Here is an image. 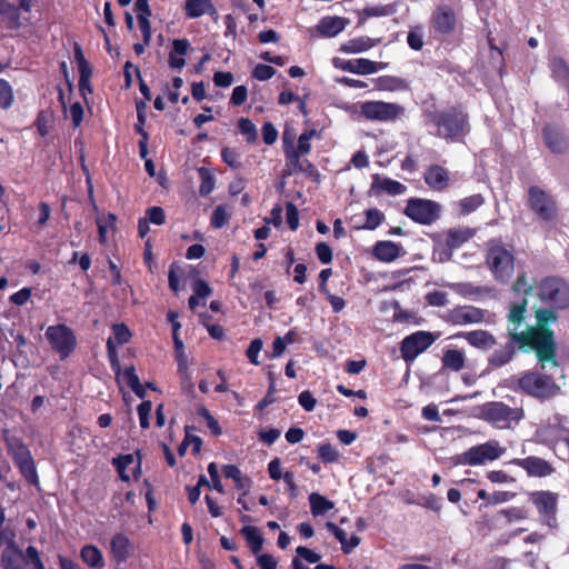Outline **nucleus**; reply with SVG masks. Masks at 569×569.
<instances>
[{
	"label": "nucleus",
	"instance_id": "nucleus-1",
	"mask_svg": "<svg viewBox=\"0 0 569 569\" xmlns=\"http://www.w3.org/2000/svg\"><path fill=\"white\" fill-rule=\"evenodd\" d=\"M528 308L527 297L511 302L507 312V330L502 335L505 343L499 345L487 358L490 369H499L509 365L518 353H533L537 365L546 369L547 363L559 366L558 342L552 325L559 321L553 310L533 308L535 323L520 329L526 320Z\"/></svg>",
	"mask_w": 569,
	"mask_h": 569
},
{
	"label": "nucleus",
	"instance_id": "nucleus-2",
	"mask_svg": "<svg viewBox=\"0 0 569 569\" xmlns=\"http://www.w3.org/2000/svg\"><path fill=\"white\" fill-rule=\"evenodd\" d=\"M425 117L432 136L447 143L465 142L471 132L470 116L462 104L426 111Z\"/></svg>",
	"mask_w": 569,
	"mask_h": 569
},
{
	"label": "nucleus",
	"instance_id": "nucleus-3",
	"mask_svg": "<svg viewBox=\"0 0 569 569\" xmlns=\"http://www.w3.org/2000/svg\"><path fill=\"white\" fill-rule=\"evenodd\" d=\"M537 370H526L519 376L508 379V388L517 393L535 398L539 401L550 400L561 393V387L552 375Z\"/></svg>",
	"mask_w": 569,
	"mask_h": 569
},
{
	"label": "nucleus",
	"instance_id": "nucleus-4",
	"mask_svg": "<svg viewBox=\"0 0 569 569\" xmlns=\"http://www.w3.org/2000/svg\"><path fill=\"white\" fill-rule=\"evenodd\" d=\"M536 297L546 306L543 309L553 310L559 317V311L569 308V284L560 277H545L536 280Z\"/></svg>",
	"mask_w": 569,
	"mask_h": 569
},
{
	"label": "nucleus",
	"instance_id": "nucleus-5",
	"mask_svg": "<svg viewBox=\"0 0 569 569\" xmlns=\"http://www.w3.org/2000/svg\"><path fill=\"white\" fill-rule=\"evenodd\" d=\"M486 264L497 281L507 283L515 272V256L500 241L491 240L486 251Z\"/></svg>",
	"mask_w": 569,
	"mask_h": 569
},
{
	"label": "nucleus",
	"instance_id": "nucleus-6",
	"mask_svg": "<svg viewBox=\"0 0 569 569\" xmlns=\"http://www.w3.org/2000/svg\"><path fill=\"white\" fill-rule=\"evenodd\" d=\"M437 340L431 331L418 330L402 338L399 345L401 359L406 363H412L420 355L426 352Z\"/></svg>",
	"mask_w": 569,
	"mask_h": 569
},
{
	"label": "nucleus",
	"instance_id": "nucleus-7",
	"mask_svg": "<svg viewBox=\"0 0 569 569\" xmlns=\"http://www.w3.org/2000/svg\"><path fill=\"white\" fill-rule=\"evenodd\" d=\"M527 204L536 216L546 222L553 221L558 214L556 199L537 186H531L527 190Z\"/></svg>",
	"mask_w": 569,
	"mask_h": 569
},
{
	"label": "nucleus",
	"instance_id": "nucleus-8",
	"mask_svg": "<svg viewBox=\"0 0 569 569\" xmlns=\"http://www.w3.org/2000/svg\"><path fill=\"white\" fill-rule=\"evenodd\" d=\"M439 202L422 198L409 199L403 210L407 218L423 226L432 224L439 218Z\"/></svg>",
	"mask_w": 569,
	"mask_h": 569
},
{
	"label": "nucleus",
	"instance_id": "nucleus-9",
	"mask_svg": "<svg viewBox=\"0 0 569 569\" xmlns=\"http://www.w3.org/2000/svg\"><path fill=\"white\" fill-rule=\"evenodd\" d=\"M46 336L51 348L60 356V360L69 358L76 349V335L66 325L50 326L46 331Z\"/></svg>",
	"mask_w": 569,
	"mask_h": 569
},
{
	"label": "nucleus",
	"instance_id": "nucleus-10",
	"mask_svg": "<svg viewBox=\"0 0 569 569\" xmlns=\"http://www.w3.org/2000/svg\"><path fill=\"white\" fill-rule=\"evenodd\" d=\"M360 116L368 120L395 121L403 113V108L393 102L365 101L359 106Z\"/></svg>",
	"mask_w": 569,
	"mask_h": 569
},
{
	"label": "nucleus",
	"instance_id": "nucleus-11",
	"mask_svg": "<svg viewBox=\"0 0 569 569\" xmlns=\"http://www.w3.org/2000/svg\"><path fill=\"white\" fill-rule=\"evenodd\" d=\"M505 453V449L500 447L496 440H490L485 443L473 446L463 452L459 462L463 465L477 466L487 461L499 459Z\"/></svg>",
	"mask_w": 569,
	"mask_h": 569
},
{
	"label": "nucleus",
	"instance_id": "nucleus-12",
	"mask_svg": "<svg viewBox=\"0 0 569 569\" xmlns=\"http://www.w3.org/2000/svg\"><path fill=\"white\" fill-rule=\"evenodd\" d=\"M7 446L27 481L36 485V467L29 448L16 437L7 438Z\"/></svg>",
	"mask_w": 569,
	"mask_h": 569
},
{
	"label": "nucleus",
	"instance_id": "nucleus-13",
	"mask_svg": "<svg viewBox=\"0 0 569 569\" xmlns=\"http://www.w3.org/2000/svg\"><path fill=\"white\" fill-rule=\"evenodd\" d=\"M481 417L498 427H507L521 419V410L499 401L487 402L481 407Z\"/></svg>",
	"mask_w": 569,
	"mask_h": 569
},
{
	"label": "nucleus",
	"instance_id": "nucleus-14",
	"mask_svg": "<svg viewBox=\"0 0 569 569\" xmlns=\"http://www.w3.org/2000/svg\"><path fill=\"white\" fill-rule=\"evenodd\" d=\"M530 500L537 508L542 523L556 528L558 495L551 491H535L530 495Z\"/></svg>",
	"mask_w": 569,
	"mask_h": 569
},
{
	"label": "nucleus",
	"instance_id": "nucleus-15",
	"mask_svg": "<svg viewBox=\"0 0 569 569\" xmlns=\"http://www.w3.org/2000/svg\"><path fill=\"white\" fill-rule=\"evenodd\" d=\"M433 33L448 37L462 27L452 7L441 4L436 8L430 20Z\"/></svg>",
	"mask_w": 569,
	"mask_h": 569
},
{
	"label": "nucleus",
	"instance_id": "nucleus-16",
	"mask_svg": "<svg viewBox=\"0 0 569 569\" xmlns=\"http://www.w3.org/2000/svg\"><path fill=\"white\" fill-rule=\"evenodd\" d=\"M545 146L556 154L569 152V134L560 123L547 122L541 128Z\"/></svg>",
	"mask_w": 569,
	"mask_h": 569
},
{
	"label": "nucleus",
	"instance_id": "nucleus-17",
	"mask_svg": "<svg viewBox=\"0 0 569 569\" xmlns=\"http://www.w3.org/2000/svg\"><path fill=\"white\" fill-rule=\"evenodd\" d=\"M2 565L4 569H36V548L29 546L27 555L9 545L2 553Z\"/></svg>",
	"mask_w": 569,
	"mask_h": 569
},
{
	"label": "nucleus",
	"instance_id": "nucleus-18",
	"mask_svg": "<svg viewBox=\"0 0 569 569\" xmlns=\"http://www.w3.org/2000/svg\"><path fill=\"white\" fill-rule=\"evenodd\" d=\"M319 132L315 129L305 131L299 138H298V144L297 147H293L291 142H287L286 137L283 138V152L286 161H289L292 164H299V157H303L309 154V152L312 150V144L310 143V140L312 138H318Z\"/></svg>",
	"mask_w": 569,
	"mask_h": 569
},
{
	"label": "nucleus",
	"instance_id": "nucleus-19",
	"mask_svg": "<svg viewBox=\"0 0 569 569\" xmlns=\"http://www.w3.org/2000/svg\"><path fill=\"white\" fill-rule=\"evenodd\" d=\"M332 63L336 68L341 69L343 71H349L358 74H370L379 71L383 68L382 62L371 61L366 58H358L351 60H343L340 58H335Z\"/></svg>",
	"mask_w": 569,
	"mask_h": 569
},
{
	"label": "nucleus",
	"instance_id": "nucleus-20",
	"mask_svg": "<svg viewBox=\"0 0 569 569\" xmlns=\"http://www.w3.org/2000/svg\"><path fill=\"white\" fill-rule=\"evenodd\" d=\"M512 462L523 468L529 477L545 478L555 472V467L549 461L536 456L516 458Z\"/></svg>",
	"mask_w": 569,
	"mask_h": 569
},
{
	"label": "nucleus",
	"instance_id": "nucleus-21",
	"mask_svg": "<svg viewBox=\"0 0 569 569\" xmlns=\"http://www.w3.org/2000/svg\"><path fill=\"white\" fill-rule=\"evenodd\" d=\"M448 318L457 326L481 323L485 320V311L473 306H460L450 310Z\"/></svg>",
	"mask_w": 569,
	"mask_h": 569
},
{
	"label": "nucleus",
	"instance_id": "nucleus-22",
	"mask_svg": "<svg viewBox=\"0 0 569 569\" xmlns=\"http://www.w3.org/2000/svg\"><path fill=\"white\" fill-rule=\"evenodd\" d=\"M423 179L426 184L433 191L446 190L450 182L448 169H445V167L438 163L430 164L426 169Z\"/></svg>",
	"mask_w": 569,
	"mask_h": 569
},
{
	"label": "nucleus",
	"instance_id": "nucleus-23",
	"mask_svg": "<svg viewBox=\"0 0 569 569\" xmlns=\"http://www.w3.org/2000/svg\"><path fill=\"white\" fill-rule=\"evenodd\" d=\"M457 336L463 337L473 348L482 351L492 349L497 343L496 337L490 331L483 329L460 332Z\"/></svg>",
	"mask_w": 569,
	"mask_h": 569
},
{
	"label": "nucleus",
	"instance_id": "nucleus-24",
	"mask_svg": "<svg viewBox=\"0 0 569 569\" xmlns=\"http://www.w3.org/2000/svg\"><path fill=\"white\" fill-rule=\"evenodd\" d=\"M401 253H405L403 248L390 240H381L373 246V256L381 262H393Z\"/></svg>",
	"mask_w": 569,
	"mask_h": 569
},
{
	"label": "nucleus",
	"instance_id": "nucleus-25",
	"mask_svg": "<svg viewBox=\"0 0 569 569\" xmlns=\"http://www.w3.org/2000/svg\"><path fill=\"white\" fill-rule=\"evenodd\" d=\"M110 549L117 563H122L132 553L133 545L124 533H116L110 540Z\"/></svg>",
	"mask_w": 569,
	"mask_h": 569
},
{
	"label": "nucleus",
	"instance_id": "nucleus-26",
	"mask_svg": "<svg viewBox=\"0 0 569 569\" xmlns=\"http://www.w3.org/2000/svg\"><path fill=\"white\" fill-rule=\"evenodd\" d=\"M401 3V0L396 1L389 4H379L372 7H366L360 12H358V24H363L369 18H378V17H390L393 16L398 6Z\"/></svg>",
	"mask_w": 569,
	"mask_h": 569
},
{
	"label": "nucleus",
	"instance_id": "nucleus-27",
	"mask_svg": "<svg viewBox=\"0 0 569 569\" xmlns=\"http://www.w3.org/2000/svg\"><path fill=\"white\" fill-rule=\"evenodd\" d=\"M217 9L212 0H186L184 1V16L188 19H197L203 14L213 16Z\"/></svg>",
	"mask_w": 569,
	"mask_h": 569
},
{
	"label": "nucleus",
	"instance_id": "nucleus-28",
	"mask_svg": "<svg viewBox=\"0 0 569 569\" xmlns=\"http://www.w3.org/2000/svg\"><path fill=\"white\" fill-rule=\"evenodd\" d=\"M190 50V42L186 38H178L172 42L168 63L171 69L181 70L186 64V56Z\"/></svg>",
	"mask_w": 569,
	"mask_h": 569
},
{
	"label": "nucleus",
	"instance_id": "nucleus-29",
	"mask_svg": "<svg viewBox=\"0 0 569 569\" xmlns=\"http://www.w3.org/2000/svg\"><path fill=\"white\" fill-rule=\"evenodd\" d=\"M326 528L336 537V539L339 540L345 553H350L352 549L360 543V538L358 536L351 535L350 538H348L347 532L331 521L326 523Z\"/></svg>",
	"mask_w": 569,
	"mask_h": 569
},
{
	"label": "nucleus",
	"instance_id": "nucleus-30",
	"mask_svg": "<svg viewBox=\"0 0 569 569\" xmlns=\"http://www.w3.org/2000/svg\"><path fill=\"white\" fill-rule=\"evenodd\" d=\"M378 43L379 40H373L368 36H359L343 42L340 50L345 53H360L372 49Z\"/></svg>",
	"mask_w": 569,
	"mask_h": 569
},
{
	"label": "nucleus",
	"instance_id": "nucleus-31",
	"mask_svg": "<svg viewBox=\"0 0 569 569\" xmlns=\"http://www.w3.org/2000/svg\"><path fill=\"white\" fill-rule=\"evenodd\" d=\"M346 28V20L341 17H323L317 24V30L323 37H335Z\"/></svg>",
	"mask_w": 569,
	"mask_h": 569
},
{
	"label": "nucleus",
	"instance_id": "nucleus-32",
	"mask_svg": "<svg viewBox=\"0 0 569 569\" xmlns=\"http://www.w3.org/2000/svg\"><path fill=\"white\" fill-rule=\"evenodd\" d=\"M371 190L375 191V193L385 192L391 196H397L403 193L406 191V187L397 180H392L390 178L381 179L379 176H375Z\"/></svg>",
	"mask_w": 569,
	"mask_h": 569
},
{
	"label": "nucleus",
	"instance_id": "nucleus-33",
	"mask_svg": "<svg viewBox=\"0 0 569 569\" xmlns=\"http://www.w3.org/2000/svg\"><path fill=\"white\" fill-rule=\"evenodd\" d=\"M466 367V356L463 351L457 349H447L441 357V369L460 371Z\"/></svg>",
	"mask_w": 569,
	"mask_h": 569
},
{
	"label": "nucleus",
	"instance_id": "nucleus-34",
	"mask_svg": "<svg viewBox=\"0 0 569 569\" xmlns=\"http://www.w3.org/2000/svg\"><path fill=\"white\" fill-rule=\"evenodd\" d=\"M81 559L84 563L93 569H101L104 566L103 553L101 549L94 545H86L80 550Z\"/></svg>",
	"mask_w": 569,
	"mask_h": 569
},
{
	"label": "nucleus",
	"instance_id": "nucleus-35",
	"mask_svg": "<svg viewBox=\"0 0 569 569\" xmlns=\"http://www.w3.org/2000/svg\"><path fill=\"white\" fill-rule=\"evenodd\" d=\"M472 237V233L466 229H450L445 237V246L448 248V259L451 257V251L461 247L466 241Z\"/></svg>",
	"mask_w": 569,
	"mask_h": 569
},
{
	"label": "nucleus",
	"instance_id": "nucleus-36",
	"mask_svg": "<svg viewBox=\"0 0 569 569\" xmlns=\"http://www.w3.org/2000/svg\"><path fill=\"white\" fill-rule=\"evenodd\" d=\"M240 533L246 538L248 547L251 552L258 555L261 552L264 543V538L260 533L259 529L251 526H244Z\"/></svg>",
	"mask_w": 569,
	"mask_h": 569
},
{
	"label": "nucleus",
	"instance_id": "nucleus-37",
	"mask_svg": "<svg viewBox=\"0 0 569 569\" xmlns=\"http://www.w3.org/2000/svg\"><path fill=\"white\" fill-rule=\"evenodd\" d=\"M309 506H311L312 516L318 517V515H325L331 510L335 507V502L320 493L312 492L309 495Z\"/></svg>",
	"mask_w": 569,
	"mask_h": 569
},
{
	"label": "nucleus",
	"instance_id": "nucleus-38",
	"mask_svg": "<svg viewBox=\"0 0 569 569\" xmlns=\"http://www.w3.org/2000/svg\"><path fill=\"white\" fill-rule=\"evenodd\" d=\"M237 129L239 133L246 138L248 144H253L258 141V130L251 119L246 117L239 118Z\"/></svg>",
	"mask_w": 569,
	"mask_h": 569
},
{
	"label": "nucleus",
	"instance_id": "nucleus-39",
	"mask_svg": "<svg viewBox=\"0 0 569 569\" xmlns=\"http://www.w3.org/2000/svg\"><path fill=\"white\" fill-rule=\"evenodd\" d=\"M198 176L200 178L199 194L201 197H207L216 187L214 176L207 167H199Z\"/></svg>",
	"mask_w": 569,
	"mask_h": 569
},
{
	"label": "nucleus",
	"instance_id": "nucleus-40",
	"mask_svg": "<svg viewBox=\"0 0 569 569\" xmlns=\"http://www.w3.org/2000/svg\"><path fill=\"white\" fill-rule=\"evenodd\" d=\"M136 459L132 453H126V455H119L114 458H112V465L114 466L116 470L118 471V476L121 481L129 482L130 476L127 472V468L134 463Z\"/></svg>",
	"mask_w": 569,
	"mask_h": 569
},
{
	"label": "nucleus",
	"instance_id": "nucleus-41",
	"mask_svg": "<svg viewBox=\"0 0 569 569\" xmlns=\"http://www.w3.org/2000/svg\"><path fill=\"white\" fill-rule=\"evenodd\" d=\"M483 201L485 199L481 193L462 198L458 202L459 214H462L463 217H466V214H471V212L476 211Z\"/></svg>",
	"mask_w": 569,
	"mask_h": 569
},
{
	"label": "nucleus",
	"instance_id": "nucleus-42",
	"mask_svg": "<svg viewBox=\"0 0 569 569\" xmlns=\"http://www.w3.org/2000/svg\"><path fill=\"white\" fill-rule=\"evenodd\" d=\"M317 458L323 463H333L339 461L340 453L331 443H320L317 447Z\"/></svg>",
	"mask_w": 569,
	"mask_h": 569
},
{
	"label": "nucleus",
	"instance_id": "nucleus-43",
	"mask_svg": "<svg viewBox=\"0 0 569 569\" xmlns=\"http://www.w3.org/2000/svg\"><path fill=\"white\" fill-rule=\"evenodd\" d=\"M366 221L362 229L375 230L385 221V213L378 208L365 210Z\"/></svg>",
	"mask_w": 569,
	"mask_h": 569
},
{
	"label": "nucleus",
	"instance_id": "nucleus-44",
	"mask_svg": "<svg viewBox=\"0 0 569 569\" xmlns=\"http://www.w3.org/2000/svg\"><path fill=\"white\" fill-rule=\"evenodd\" d=\"M197 415L198 417L206 420L209 430L214 437H219L222 435V429L219 421L214 418V416L210 412L209 409H207L206 407H199L197 409Z\"/></svg>",
	"mask_w": 569,
	"mask_h": 569
},
{
	"label": "nucleus",
	"instance_id": "nucleus-45",
	"mask_svg": "<svg viewBox=\"0 0 569 569\" xmlns=\"http://www.w3.org/2000/svg\"><path fill=\"white\" fill-rule=\"evenodd\" d=\"M299 164H292L289 161H286L284 164V172L287 176L296 174V172H306L307 174L311 176L315 172V166L311 163L309 159L299 157Z\"/></svg>",
	"mask_w": 569,
	"mask_h": 569
},
{
	"label": "nucleus",
	"instance_id": "nucleus-46",
	"mask_svg": "<svg viewBox=\"0 0 569 569\" xmlns=\"http://www.w3.org/2000/svg\"><path fill=\"white\" fill-rule=\"evenodd\" d=\"M512 291L515 293L522 292V297H527L531 292L536 296V280L532 283H528L527 274L522 272L518 274L516 281L512 283Z\"/></svg>",
	"mask_w": 569,
	"mask_h": 569
},
{
	"label": "nucleus",
	"instance_id": "nucleus-47",
	"mask_svg": "<svg viewBox=\"0 0 569 569\" xmlns=\"http://www.w3.org/2000/svg\"><path fill=\"white\" fill-rule=\"evenodd\" d=\"M230 220V213L226 206L219 204L217 206L211 214V227L216 229H221L227 226Z\"/></svg>",
	"mask_w": 569,
	"mask_h": 569
},
{
	"label": "nucleus",
	"instance_id": "nucleus-48",
	"mask_svg": "<svg viewBox=\"0 0 569 569\" xmlns=\"http://www.w3.org/2000/svg\"><path fill=\"white\" fill-rule=\"evenodd\" d=\"M407 43L410 49L415 51L422 50L425 42H423V33H422V27L416 26L411 28L407 34Z\"/></svg>",
	"mask_w": 569,
	"mask_h": 569
},
{
	"label": "nucleus",
	"instance_id": "nucleus-49",
	"mask_svg": "<svg viewBox=\"0 0 569 569\" xmlns=\"http://www.w3.org/2000/svg\"><path fill=\"white\" fill-rule=\"evenodd\" d=\"M263 349V340L261 338H254L251 340V342L248 346V349L246 351V356L250 363L254 366L260 365L259 355Z\"/></svg>",
	"mask_w": 569,
	"mask_h": 569
},
{
	"label": "nucleus",
	"instance_id": "nucleus-50",
	"mask_svg": "<svg viewBox=\"0 0 569 569\" xmlns=\"http://www.w3.org/2000/svg\"><path fill=\"white\" fill-rule=\"evenodd\" d=\"M144 219L152 224L162 226L166 222V213L162 207L152 206L147 208Z\"/></svg>",
	"mask_w": 569,
	"mask_h": 569
},
{
	"label": "nucleus",
	"instance_id": "nucleus-51",
	"mask_svg": "<svg viewBox=\"0 0 569 569\" xmlns=\"http://www.w3.org/2000/svg\"><path fill=\"white\" fill-rule=\"evenodd\" d=\"M315 252H316L317 259L322 264H329L332 262V259H333L332 249L327 242H323V241L318 242L315 247Z\"/></svg>",
	"mask_w": 569,
	"mask_h": 569
},
{
	"label": "nucleus",
	"instance_id": "nucleus-52",
	"mask_svg": "<svg viewBox=\"0 0 569 569\" xmlns=\"http://www.w3.org/2000/svg\"><path fill=\"white\" fill-rule=\"evenodd\" d=\"M178 318L179 313L176 311H169L167 315L168 321L172 325L173 345L177 346L178 349H182V339L180 338L179 335L181 323L179 322Z\"/></svg>",
	"mask_w": 569,
	"mask_h": 569
},
{
	"label": "nucleus",
	"instance_id": "nucleus-53",
	"mask_svg": "<svg viewBox=\"0 0 569 569\" xmlns=\"http://www.w3.org/2000/svg\"><path fill=\"white\" fill-rule=\"evenodd\" d=\"M221 158L224 161V163L231 168H240L241 161H240V153L229 147H223L221 150Z\"/></svg>",
	"mask_w": 569,
	"mask_h": 569
},
{
	"label": "nucleus",
	"instance_id": "nucleus-54",
	"mask_svg": "<svg viewBox=\"0 0 569 569\" xmlns=\"http://www.w3.org/2000/svg\"><path fill=\"white\" fill-rule=\"evenodd\" d=\"M508 522L521 521L527 519L528 513L523 507H510L500 511Z\"/></svg>",
	"mask_w": 569,
	"mask_h": 569
},
{
	"label": "nucleus",
	"instance_id": "nucleus-55",
	"mask_svg": "<svg viewBox=\"0 0 569 569\" xmlns=\"http://www.w3.org/2000/svg\"><path fill=\"white\" fill-rule=\"evenodd\" d=\"M106 349H107V356L110 363L111 369L116 375H119L121 371L120 361L118 358V352L116 350V347L112 342L111 338H108L106 342Z\"/></svg>",
	"mask_w": 569,
	"mask_h": 569
},
{
	"label": "nucleus",
	"instance_id": "nucleus-56",
	"mask_svg": "<svg viewBox=\"0 0 569 569\" xmlns=\"http://www.w3.org/2000/svg\"><path fill=\"white\" fill-rule=\"evenodd\" d=\"M286 219L290 230L296 231L299 228V210L293 202L286 203Z\"/></svg>",
	"mask_w": 569,
	"mask_h": 569
},
{
	"label": "nucleus",
	"instance_id": "nucleus-57",
	"mask_svg": "<svg viewBox=\"0 0 569 569\" xmlns=\"http://www.w3.org/2000/svg\"><path fill=\"white\" fill-rule=\"evenodd\" d=\"M112 332L117 343L122 346V343H128L132 333L127 325L124 323H116L112 326Z\"/></svg>",
	"mask_w": 569,
	"mask_h": 569
},
{
	"label": "nucleus",
	"instance_id": "nucleus-58",
	"mask_svg": "<svg viewBox=\"0 0 569 569\" xmlns=\"http://www.w3.org/2000/svg\"><path fill=\"white\" fill-rule=\"evenodd\" d=\"M79 91L81 96L86 99L88 93H92V87H91V76H92V69H87L79 71Z\"/></svg>",
	"mask_w": 569,
	"mask_h": 569
},
{
	"label": "nucleus",
	"instance_id": "nucleus-59",
	"mask_svg": "<svg viewBox=\"0 0 569 569\" xmlns=\"http://www.w3.org/2000/svg\"><path fill=\"white\" fill-rule=\"evenodd\" d=\"M13 100V93L10 84L3 80L0 79V107L8 108L11 106Z\"/></svg>",
	"mask_w": 569,
	"mask_h": 569
},
{
	"label": "nucleus",
	"instance_id": "nucleus-60",
	"mask_svg": "<svg viewBox=\"0 0 569 569\" xmlns=\"http://www.w3.org/2000/svg\"><path fill=\"white\" fill-rule=\"evenodd\" d=\"M516 497L515 492L497 490L490 495L489 501L483 502L481 506L487 507L488 505H498L512 500Z\"/></svg>",
	"mask_w": 569,
	"mask_h": 569
},
{
	"label": "nucleus",
	"instance_id": "nucleus-61",
	"mask_svg": "<svg viewBox=\"0 0 569 569\" xmlns=\"http://www.w3.org/2000/svg\"><path fill=\"white\" fill-rule=\"evenodd\" d=\"M276 73V69L269 64L259 63L254 67L252 71V77L264 81L269 80Z\"/></svg>",
	"mask_w": 569,
	"mask_h": 569
},
{
	"label": "nucleus",
	"instance_id": "nucleus-62",
	"mask_svg": "<svg viewBox=\"0 0 569 569\" xmlns=\"http://www.w3.org/2000/svg\"><path fill=\"white\" fill-rule=\"evenodd\" d=\"M262 139L267 146L273 144L278 139V131L271 121H266L262 126Z\"/></svg>",
	"mask_w": 569,
	"mask_h": 569
},
{
	"label": "nucleus",
	"instance_id": "nucleus-63",
	"mask_svg": "<svg viewBox=\"0 0 569 569\" xmlns=\"http://www.w3.org/2000/svg\"><path fill=\"white\" fill-rule=\"evenodd\" d=\"M151 401L144 400L138 406V413L140 418V427L142 430H146V428L149 427V416L151 412Z\"/></svg>",
	"mask_w": 569,
	"mask_h": 569
},
{
	"label": "nucleus",
	"instance_id": "nucleus-64",
	"mask_svg": "<svg viewBox=\"0 0 569 569\" xmlns=\"http://www.w3.org/2000/svg\"><path fill=\"white\" fill-rule=\"evenodd\" d=\"M298 402L306 411L309 412L315 409L317 403L312 392H309V390H306L299 395Z\"/></svg>",
	"mask_w": 569,
	"mask_h": 569
}]
</instances>
